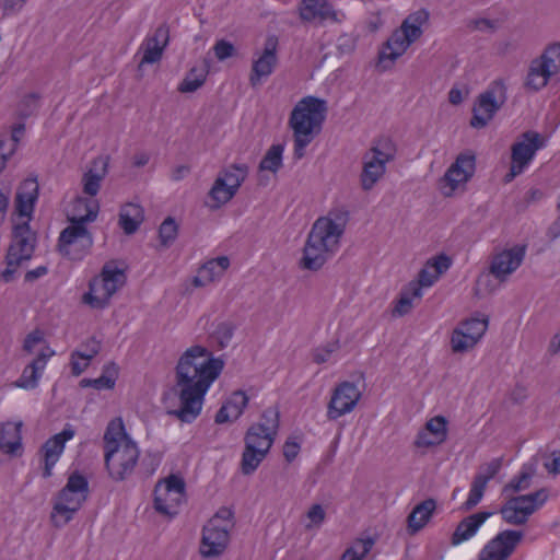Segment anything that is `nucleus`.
Instances as JSON below:
<instances>
[{"label":"nucleus","instance_id":"nucleus-53","mask_svg":"<svg viewBox=\"0 0 560 560\" xmlns=\"http://www.w3.org/2000/svg\"><path fill=\"white\" fill-rule=\"evenodd\" d=\"M279 410L277 408H268L262 412L264 422L256 423L255 425H264L268 431L276 435L279 428Z\"/></svg>","mask_w":560,"mask_h":560},{"label":"nucleus","instance_id":"nucleus-12","mask_svg":"<svg viewBox=\"0 0 560 560\" xmlns=\"http://www.w3.org/2000/svg\"><path fill=\"white\" fill-rule=\"evenodd\" d=\"M394 150L388 139L378 140L363 155V171L361 174V185L363 190H370L386 171V163L393 160Z\"/></svg>","mask_w":560,"mask_h":560},{"label":"nucleus","instance_id":"nucleus-51","mask_svg":"<svg viewBox=\"0 0 560 560\" xmlns=\"http://www.w3.org/2000/svg\"><path fill=\"white\" fill-rule=\"evenodd\" d=\"M101 351V342L95 338L89 339L82 345V350H75L72 352V358H79L84 361H91Z\"/></svg>","mask_w":560,"mask_h":560},{"label":"nucleus","instance_id":"nucleus-63","mask_svg":"<svg viewBox=\"0 0 560 560\" xmlns=\"http://www.w3.org/2000/svg\"><path fill=\"white\" fill-rule=\"evenodd\" d=\"M399 30L407 35L406 37L409 39V42H411V44L422 35L421 28H419L417 25L413 26L409 23L407 24V26H405V21L401 23Z\"/></svg>","mask_w":560,"mask_h":560},{"label":"nucleus","instance_id":"nucleus-36","mask_svg":"<svg viewBox=\"0 0 560 560\" xmlns=\"http://www.w3.org/2000/svg\"><path fill=\"white\" fill-rule=\"evenodd\" d=\"M127 440L131 439L126 433L122 420L117 418L109 421L104 434V450L108 451L109 448L116 447L121 443L127 442Z\"/></svg>","mask_w":560,"mask_h":560},{"label":"nucleus","instance_id":"nucleus-5","mask_svg":"<svg viewBox=\"0 0 560 560\" xmlns=\"http://www.w3.org/2000/svg\"><path fill=\"white\" fill-rule=\"evenodd\" d=\"M89 495V481L80 472H72L66 486L58 492L50 515L55 527L68 524Z\"/></svg>","mask_w":560,"mask_h":560},{"label":"nucleus","instance_id":"nucleus-16","mask_svg":"<svg viewBox=\"0 0 560 560\" xmlns=\"http://www.w3.org/2000/svg\"><path fill=\"white\" fill-rule=\"evenodd\" d=\"M361 396L362 393L354 383L343 381L337 384L327 404V419L336 421L342 416L350 413L357 407Z\"/></svg>","mask_w":560,"mask_h":560},{"label":"nucleus","instance_id":"nucleus-14","mask_svg":"<svg viewBox=\"0 0 560 560\" xmlns=\"http://www.w3.org/2000/svg\"><path fill=\"white\" fill-rule=\"evenodd\" d=\"M526 254L525 245H515L493 255L488 273H481L478 277L477 285H489L490 276H493L500 282H504L523 262Z\"/></svg>","mask_w":560,"mask_h":560},{"label":"nucleus","instance_id":"nucleus-64","mask_svg":"<svg viewBox=\"0 0 560 560\" xmlns=\"http://www.w3.org/2000/svg\"><path fill=\"white\" fill-rule=\"evenodd\" d=\"M552 460L545 463V468L548 470V472L558 475L560 474V451L552 453Z\"/></svg>","mask_w":560,"mask_h":560},{"label":"nucleus","instance_id":"nucleus-55","mask_svg":"<svg viewBox=\"0 0 560 560\" xmlns=\"http://www.w3.org/2000/svg\"><path fill=\"white\" fill-rule=\"evenodd\" d=\"M412 291L410 289L409 292H402L393 310V314L397 316L408 314L412 308Z\"/></svg>","mask_w":560,"mask_h":560},{"label":"nucleus","instance_id":"nucleus-26","mask_svg":"<svg viewBox=\"0 0 560 560\" xmlns=\"http://www.w3.org/2000/svg\"><path fill=\"white\" fill-rule=\"evenodd\" d=\"M399 28L393 32L384 44V49L378 52V67L385 71L407 50L411 42Z\"/></svg>","mask_w":560,"mask_h":560},{"label":"nucleus","instance_id":"nucleus-59","mask_svg":"<svg viewBox=\"0 0 560 560\" xmlns=\"http://www.w3.org/2000/svg\"><path fill=\"white\" fill-rule=\"evenodd\" d=\"M300 444L292 440L288 439L283 445V456L288 463L294 460L300 452Z\"/></svg>","mask_w":560,"mask_h":560},{"label":"nucleus","instance_id":"nucleus-9","mask_svg":"<svg viewBox=\"0 0 560 560\" xmlns=\"http://www.w3.org/2000/svg\"><path fill=\"white\" fill-rule=\"evenodd\" d=\"M548 495L549 493L546 488L528 494L511 495L501 505L499 513L508 524L522 526L527 523L532 514L545 504Z\"/></svg>","mask_w":560,"mask_h":560},{"label":"nucleus","instance_id":"nucleus-52","mask_svg":"<svg viewBox=\"0 0 560 560\" xmlns=\"http://www.w3.org/2000/svg\"><path fill=\"white\" fill-rule=\"evenodd\" d=\"M467 335H464L462 330L457 328L453 331L451 338L452 350L455 353H463L472 349L476 345L469 340Z\"/></svg>","mask_w":560,"mask_h":560},{"label":"nucleus","instance_id":"nucleus-37","mask_svg":"<svg viewBox=\"0 0 560 560\" xmlns=\"http://www.w3.org/2000/svg\"><path fill=\"white\" fill-rule=\"evenodd\" d=\"M535 475L533 465H524L518 476L513 477L502 489L503 495H510L524 491L530 487L532 479Z\"/></svg>","mask_w":560,"mask_h":560},{"label":"nucleus","instance_id":"nucleus-35","mask_svg":"<svg viewBox=\"0 0 560 560\" xmlns=\"http://www.w3.org/2000/svg\"><path fill=\"white\" fill-rule=\"evenodd\" d=\"M252 442V436L248 438V443L245 445L241 459V470L243 475H252L264 460L268 454L266 448H255Z\"/></svg>","mask_w":560,"mask_h":560},{"label":"nucleus","instance_id":"nucleus-3","mask_svg":"<svg viewBox=\"0 0 560 560\" xmlns=\"http://www.w3.org/2000/svg\"><path fill=\"white\" fill-rule=\"evenodd\" d=\"M327 103L315 96H305L293 107L289 126L293 131L294 158L301 160L305 154V148L320 132L326 118Z\"/></svg>","mask_w":560,"mask_h":560},{"label":"nucleus","instance_id":"nucleus-29","mask_svg":"<svg viewBox=\"0 0 560 560\" xmlns=\"http://www.w3.org/2000/svg\"><path fill=\"white\" fill-rule=\"evenodd\" d=\"M55 352L47 348L46 351H42L37 358H35L22 372L20 378L14 383V386L23 389H34L38 385V381L42 375V371L47 364V360Z\"/></svg>","mask_w":560,"mask_h":560},{"label":"nucleus","instance_id":"nucleus-18","mask_svg":"<svg viewBox=\"0 0 560 560\" xmlns=\"http://www.w3.org/2000/svg\"><path fill=\"white\" fill-rule=\"evenodd\" d=\"M523 537L524 533L521 530L500 532L481 549L479 560H509Z\"/></svg>","mask_w":560,"mask_h":560},{"label":"nucleus","instance_id":"nucleus-33","mask_svg":"<svg viewBox=\"0 0 560 560\" xmlns=\"http://www.w3.org/2000/svg\"><path fill=\"white\" fill-rule=\"evenodd\" d=\"M143 221L144 210L140 205L128 202L120 208L118 224L125 234L136 233Z\"/></svg>","mask_w":560,"mask_h":560},{"label":"nucleus","instance_id":"nucleus-22","mask_svg":"<svg viewBox=\"0 0 560 560\" xmlns=\"http://www.w3.org/2000/svg\"><path fill=\"white\" fill-rule=\"evenodd\" d=\"M75 432L72 425L66 424L61 432L55 434L43 444L42 452L44 454V478H49L51 476L52 467L59 460V457L65 450L66 442L71 440Z\"/></svg>","mask_w":560,"mask_h":560},{"label":"nucleus","instance_id":"nucleus-30","mask_svg":"<svg viewBox=\"0 0 560 560\" xmlns=\"http://www.w3.org/2000/svg\"><path fill=\"white\" fill-rule=\"evenodd\" d=\"M248 404V397L245 392L238 389L232 393L225 404L221 406L215 415V423H225L230 420L238 419Z\"/></svg>","mask_w":560,"mask_h":560},{"label":"nucleus","instance_id":"nucleus-31","mask_svg":"<svg viewBox=\"0 0 560 560\" xmlns=\"http://www.w3.org/2000/svg\"><path fill=\"white\" fill-rule=\"evenodd\" d=\"M22 422H5L0 425V450L9 455H16L22 448Z\"/></svg>","mask_w":560,"mask_h":560},{"label":"nucleus","instance_id":"nucleus-2","mask_svg":"<svg viewBox=\"0 0 560 560\" xmlns=\"http://www.w3.org/2000/svg\"><path fill=\"white\" fill-rule=\"evenodd\" d=\"M347 220L348 211L336 210L315 221L303 249L302 268L316 271L325 265L339 247Z\"/></svg>","mask_w":560,"mask_h":560},{"label":"nucleus","instance_id":"nucleus-46","mask_svg":"<svg viewBox=\"0 0 560 560\" xmlns=\"http://www.w3.org/2000/svg\"><path fill=\"white\" fill-rule=\"evenodd\" d=\"M178 226L172 217H167L159 229V237L161 244L165 247L170 246L177 237Z\"/></svg>","mask_w":560,"mask_h":560},{"label":"nucleus","instance_id":"nucleus-43","mask_svg":"<svg viewBox=\"0 0 560 560\" xmlns=\"http://www.w3.org/2000/svg\"><path fill=\"white\" fill-rule=\"evenodd\" d=\"M155 492L159 494H175L185 498V481L182 477L171 475L161 480L155 486Z\"/></svg>","mask_w":560,"mask_h":560},{"label":"nucleus","instance_id":"nucleus-47","mask_svg":"<svg viewBox=\"0 0 560 560\" xmlns=\"http://www.w3.org/2000/svg\"><path fill=\"white\" fill-rule=\"evenodd\" d=\"M25 132V124L20 122L12 127L11 139L14 142L8 153H0V173L5 168L8 161L15 153L20 139Z\"/></svg>","mask_w":560,"mask_h":560},{"label":"nucleus","instance_id":"nucleus-34","mask_svg":"<svg viewBox=\"0 0 560 560\" xmlns=\"http://www.w3.org/2000/svg\"><path fill=\"white\" fill-rule=\"evenodd\" d=\"M209 67L210 65L207 59H203L200 66L192 67L180 82L177 90L180 93L196 92L206 82L209 73Z\"/></svg>","mask_w":560,"mask_h":560},{"label":"nucleus","instance_id":"nucleus-41","mask_svg":"<svg viewBox=\"0 0 560 560\" xmlns=\"http://www.w3.org/2000/svg\"><path fill=\"white\" fill-rule=\"evenodd\" d=\"M282 144H272L259 163L260 171L277 173L282 166Z\"/></svg>","mask_w":560,"mask_h":560},{"label":"nucleus","instance_id":"nucleus-20","mask_svg":"<svg viewBox=\"0 0 560 560\" xmlns=\"http://www.w3.org/2000/svg\"><path fill=\"white\" fill-rule=\"evenodd\" d=\"M229 540V526L215 525V521H208L202 529L201 556L205 558L220 556L226 549Z\"/></svg>","mask_w":560,"mask_h":560},{"label":"nucleus","instance_id":"nucleus-1","mask_svg":"<svg viewBox=\"0 0 560 560\" xmlns=\"http://www.w3.org/2000/svg\"><path fill=\"white\" fill-rule=\"evenodd\" d=\"M224 368L221 358H214L202 346L188 348L175 368L176 383L173 392L178 396L180 407L168 411L183 422H192L201 412L203 397Z\"/></svg>","mask_w":560,"mask_h":560},{"label":"nucleus","instance_id":"nucleus-21","mask_svg":"<svg viewBox=\"0 0 560 560\" xmlns=\"http://www.w3.org/2000/svg\"><path fill=\"white\" fill-rule=\"evenodd\" d=\"M452 265V260L445 254H440L430 258L424 267L418 273V282L410 283L412 296H422V287H431L442 273H444Z\"/></svg>","mask_w":560,"mask_h":560},{"label":"nucleus","instance_id":"nucleus-61","mask_svg":"<svg viewBox=\"0 0 560 560\" xmlns=\"http://www.w3.org/2000/svg\"><path fill=\"white\" fill-rule=\"evenodd\" d=\"M43 341V332L40 330H34L30 332L23 343V349L27 352H32L34 347Z\"/></svg>","mask_w":560,"mask_h":560},{"label":"nucleus","instance_id":"nucleus-10","mask_svg":"<svg viewBox=\"0 0 560 560\" xmlns=\"http://www.w3.org/2000/svg\"><path fill=\"white\" fill-rule=\"evenodd\" d=\"M506 100L508 88L504 81L502 79L494 80L486 91L478 95L472 108L470 126L478 129L485 128Z\"/></svg>","mask_w":560,"mask_h":560},{"label":"nucleus","instance_id":"nucleus-42","mask_svg":"<svg viewBox=\"0 0 560 560\" xmlns=\"http://www.w3.org/2000/svg\"><path fill=\"white\" fill-rule=\"evenodd\" d=\"M106 167L107 164L103 163L101 172H95L93 168H90L88 172H85L82 176V185H83V192L94 197L97 195L101 183L106 174Z\"/></svg>","mask_w":560,"mask_h":560},{"label":"nucleus","instance_id":"nucleus-62","mask_svg":"<svg viewBox=\"0 0 560 560\" xmlns=\"http://www.w3.org/2000/svg\"><path fill=\"white\" fill-rule=\"evenodd\" d=\"M27 0H2V10L5 15L13 14L22 10Z\"/></svg>","mask_w":560,"mask_h":560},{"label":"nucleus","instance_id":"nucleus-45","mask_svg":"<svg viewBox=\"0 0 560 560\" xmlns=\"http://www.w3.org/2000/svg\"><path fill=\"white\" fill-rule=\"evenodd\" d=\"M375 540L371 537L357 539L354 545L347 548L340 560H362L374 546Z\"/></svg>","mask_w":560,"mask_h":560},{"label":"nucleus","instance_id":"nucleus-23","mask_svg":"<svg viewBox=\"0 0 560 560\" xmlns=\"http://www.w3.org/2000/svg\"><path fill=\"white\" fill-rule=\"evenodd\" d=\"M501 466L502 458H494L480 467V471L474 477L471 482L468 498L463 504L465 511H470L481 501L488 482L499 472Z\"/></svg>","mask_w":560,"mask_h":560},{"label":"nucleus","instance_id":"nucleus-40","mask_svg":"<svg viewBox=\"0 0 560 560\" xmlns=\"http://www.w3.org/2000/svg\"><path fill=\"white\" fill-rule=\"evenodd\" d=\"M185 498L175 494H159L154 491V509L163 515L173 517L178 514V508Z\"/></svg>","mask_w":560,"mask_h":560},{"label":"nucleus","instance_id":"nucleus-6","mask_svg":"<svg viewBox=\"0 0 560 560\" xmlns=\"http://www.w3.org/2000/svg\"><path fill=\"white\" fill-rule=\"evenodd\" d=\"M11 238L5 254L7 267L1 272V278L7 283L14 280L16 271L23 262L31 260L37 243L36 233L32 231L28 221L15 224Z\"/></svg>","mask_w":560,"mask_h":560},{"label":"nucleus","instance_id":"nucleus-19","mask_svg":"<svg viewBox=\"0 0 560 560\" xmlns=\"http://www.w3.org/2000/svg\"><path fill=\"white\" fill-rule=\"evenodd\" d=\"M277 46L278 38L269 36L265 42L261 55L253 60L249 73V84L252 88L260 85L262 79L272 74L278 63Z\"/></svg>","mask_w":560,"mask_h":560},{"label":"nucleus","instance_id":"nucleus-4","mask_svg":"<svg viewBox=\"0 0 560 560\" xmlns=\"http://www.w3.org/2000/svg\"><path fill=\"white\" fill-rule=\"evenodd\" d=\"M84 207L86 213L69 219L70 225L65 228L58 238L59 253L73 261L83 259L93 246V236L85 224L93 222L98 213V203L95 200L78 198L75 209Z\"/></svg>","mask_w":560,"mask_h":560},{"label":"nucleus","instance_id":"nucleus-49","mask_svg":"<svg viewBox=\"0 0 560 560\" xmlns=\"http://www.w3.org/2000/svg\"><path fill=\"white\" fill-rule=\"evenodd\" d=\"M38 98L36 93L25 95L18 105V116L22 119L32 116L37 110Z\"/></svg>","mask_w":560,"mask_h":560},{"label":"nucleus","instance_id":"nucleus-57","mask_svg":"<svg viewBox=\"0 0 560 560\" xmlns=\"http://www.w3.org/2000/svg\"><path fill=\"white\" fill-rule=\"evenodd\" d=\"M233 515L231 509L223 506L209 521H215V525L229 526L231 529L234 526Z\"/></svg>","mask_w":560,"mask_h":560},{"label":"nucleus","instance_id":"nucleus-17","mask_svg":"<svg viewBox=\"0 0 560 560\" xmlns=\"http://www.w3.org/2000/svg\"><path fill=\"white\" fill-rule=\"evenodd\" d=\"M475 170L476 156L471 153H460L441 179L443 195L453 196L460 184L467 183L472 177Z\"/></svg>","mask_w":560,"mask_h":560},{"label":"nucleus","instance_id":"nucleus-44","mask_svg":"<svg viewBox=\"0 0 560 560\" xmlns=\"http://www.w3.org/2000/svg\"><path fill=\"white\" fill-rule=\"evenodd\" d=\"M488 327V320L487 319H479V318H470L460 324L459 327H457L458 330H462L464 335H467L469 340L471 342H477L480 340V338L485 335Z\"/></svg>","mask_w":560,"mask_h":560},{"label":"nucleus","instance_id":"nucleus-50","mask_svg":"<svg viewBox=\"0 0 560 560\" xmlns=\"http://www.w3.org/2000/svg\"><path fill=\"white\" fill-rule=\"evenodd\" d=\"M235 327L230 322L220 323L213 330L212 336L219 343L220 348H225L233 337Z\"/></svg>","mask_w":560,"mask_h":560},{"label":"nucleus","instance_id":"nucleus-60","mask_svg":"<svg viewBox=\"0 0 560 560\" xmlns=\"http://www.w3.org/2000/svg\"><path fill=\"white\" fill-rule=\"evenodd\" d=\"M429 19V13L425 11V10H419L417 12H413L411 14H409L406 19H405V26H407V24H411V25H417L419 28H421L422 24H424Z\"/></svg>","mask_w":560,"mask_h":560},{"label":"nucleus","instance_id":"nucleus-32","mask_svg":"<svg viewBox=\"0 0 560 560\" xmlns=\"http://www.w3.org/2000/svg\"><path fill=\"white\" fill-rule=\"evenodd\" d=\"M435 509L436 502L432 498L417 504L407 517L409 534L413 535L422 529L432 517Z\"/></svg>","mask_w":560,"mask_h":560},{"label":"nucleus","instance_id":"nucleus-28","mask_svg":"<svg viewBox=\"0 0 560 560\" xmlns=\"http://www.w3.org/2000/svg\"><path fill=\"white\" fill-rule=\"evenodd\" d=\"M492 512H478L463 518L451 537V544L458 546L475 536L481 525L492 515Z\"/></svg>","mask_w":560,"mask_h":560},{"label":"nucleus","instance_id":"nucleus-15","mask_svg":"<svg viewBox=\"0 0 560 560\" xmlns=\"http://www.w3.org/2000/svg\"><path fill=\"white\" fill-rule=\"evenodd\" d=\"M542 145L544 141L538 132L526 131L522 133L521 139L511 148L512 162L510 172L504 176V182L510 183L522 174Z\"/></svg>","mask_w":560,"mask_h":560},{"label":"nucleus","instance_id":"nucleus-11","mask_svg":"<svg viewBox=\"0 0 560 560\" xmlns=\"http://www.w3.org/2000/svg\"><path fill=\"white\" fill-rule=\"evenodd\" d=\"M247 175L248 166L246 164H232L230 167L222 170L208 194L213 201L209 207L217 209L229 202L236 195Z\"/></svg>","mask_w":560,"mask_h":560},{"label":"nucleus","instance_id":"nucleus-8","mask_svg":"<svg viewBox=\"0 0 560 560\" xmlns=\"http://www.w3.org/2000/svg\"><path fill=\"white\" fill-rule=\"evenodd\" d=\"M558 74H560V43H552L547 45L538 57L529 61L523 86L527 92L537 93Z\"/></svg>","mask_w":560,"mask_h":560},{"label":"nucleus","instance_id":"nucleus-38","mask_svg":"<svg viewBox=\"0 0 560 560\" xmlns=\"http://www.w3.org/2000/svg\"><path fill=\"white\" fill-rule=\"evenodd\" d=\"M230 266V259L228 256H220L214 259H210L200 267V273L205 279V282H213L220 279L225 270Z\"/></svg>","mask_w":560,"mask_h":560},{"label":"nucleus","instance_id":"nucleus-54","mask_svg":"<svg viewBox=\"0 0 560 560\" xmlns=\"http://www.w3.org/2000/svg\"><path fill=\"white\" fill-rule=\"evenodd\" d=\"M214 55L220 60L223 61L228 58H231L236 55V49L231 42L225 39L218 40L213 46Z\"/></svg>","mask_w":560,"mask_h":560},{"label":"nucleus","instance_id":"nucleus-56","mask_svg":"<svg viewBox=\"0 0 560 560\" xmlns=\"http://www.w3.org/2000/svg\"><path fill=\"white\" fill-rule=\"evenodd\" d=\"M307 517L311 524L306 525V528H311L312 526L319 527L326 517L324 508L320 504H313L307 512Z\"/></svg>","mask_w":560,"mask_h":560},{"label":"nucleus","instance_id":"nucleus-48","mask_svg":"<svg viewBox=\"0 0 560 560\" xmlns=\"http://www.w3.org/2000/svg\"><path fill=\"white\" fill-rule=\"evenodd\" d=\"M143 56L139 63V68H141L145 63H154L160 61L162 58L164 47L158 45L155 43H151L148 38L144 40L143 45Z\"/></svg>","mask_w":560,"mask_h":560},{"label":"nucleus","instance_id":"nucleus-7","mask_svg":"<svg viewBox=\"0 0 560 560\" xmlns=\"http://www.w3.org/2000/svg\"><path fill=\"white\" fill-rule=\"evenodd\" d=\"M126 275L122 269L107 262L103 266L100 277L89 283V291L82 296V302L95 310L109 305L112 296L125 285Z\"/></svg>","mask_w":560,"mask_h":560},{"label":"nucleus","instance_id":"nucleus-13","mask_svg":"<svg viewBox=\"0 0 560 560\" xmlns=\"http://www.w3.org/2000/svg\"><path fill=\"white\" fill-rule=\"evenodd\" d=\"M139 450L132 440L105 451V467L109 477L122 481L129 477L138 463Z\"/></svg>","mask_w":560,"mask_h":560},{"label":"nucleus","instance_id":"nucleus-27","mask_svg":"<svg viewBox=\"0 0 560 560\" xmlns=\"http://www.w3.org/2000/svg\"><path fill=\"white\" fill-rule=\"evenodd\" d=\"M447 439V420L443 416L431 418L424 430L417 434L415 445L417 447H431L444 443Z\"/></svg>","mask_w":560,"mask_h":560},{"label":"nucleus","instance_id":"nucleus-25","mask_svg":"<svg viewBox=\"0 0 560 560\" xmlns=\"http://www.w3.org/2000/svg\"><path fill=\"white\" fill-rule=\"evenodd\" d=\"M39 196V185L36 178H26L18 187L15 194V212L20 217L32 219Z\"/></svg>","mask_w":560,"mask_h":560},{"label":"nucleus","instance_id":"nucleus-39","mask_svg":"<svg viewBox=\"0 0 560 560\" xmlns=\"http://www.w3.org/2000/svg\"><path fill=\"white\" fill-rule=\"evenodd\" d=\"M250 436H252L250 443L254 444L255 448H258V450L266 448L267 452H269V450L271 448V446L273 444L276 435L271 434L268 431V429L265 428L264 425L253 424L252 427L248 428V430L245 434V438H244L245 445H247L248 438H250Z\"/></svg>","mask_w":560,"mask_h":560},{"label":"nucleus","instance_id":"nucleus-58","mask_svg":"<svg viewBox=\"0 0 560 560\" xmlns=\"http://www.w3.org/2000/svg\"><path fill=\"white\" fill-rule=\"evenodd\" d=\"M148 39L151 40V43H155L165 48L167 46L168 39H170L168 26L166 24L160 25L155 30L154 34L152 36H149Z\"/></svg>","mask_w":560,"mask_h":560},{"label":"nucleus","instance_id":"nucleus-24","mask_svg":"<svg viewBox=\"0 0 560 560\" xmlns=\"http://www.w3.org/2000/svg\"><path fill=\"white\" fill-rule=\"evenodd\" d=\"M298 9L301 21L305 23L315 21L323 23L327 20L338 23L341 21L339 13L328 0H301Z\"/></svg>","mask_w":560,"mask_h":560}]
</instances>
